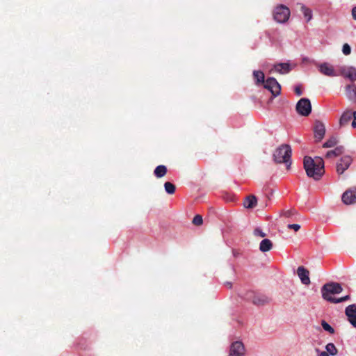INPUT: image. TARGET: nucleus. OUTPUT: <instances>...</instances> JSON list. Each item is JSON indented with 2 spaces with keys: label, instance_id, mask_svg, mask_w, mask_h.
<instances>
[{
  "label": "nucleus",
  "instance_id": "obj_1",
  "mask_svg": "<svg viewBox=\"0 0 356 356\" xmlns=\"http://www.w3.org/2000/svg\"><path fill=\"white\" fill-rule=\"evenodd\" d=\"M303 164L307 175L310 177L314 175L321 177L325 172L324 161L321 157L316 156L312 159L305 156Z\"/></svg>",
  "mask_w": 356,
  "mask_h": 356
},
{
  "label": "nucleus",
  "instance_id": "obj_2",
  "mask_svg": "<svg viewBox=\"0 0 356 356\" xmlns=\"http://www.w3.org/2000/svg\"><path fill=\"white\" fill-rule=\"evenodd\" d=\"M291 148L289 145H282L277 148L273 154V160L277 163H284L286 170L290 169L291 164Z\"/></svg>",
  "mask_w": 356,
  "mask_h": 356
},
{
  "label": "nucleus",
  "instance_id": "obj_3",
  "mask_svg": "<svg viewBox=\"0 0 356 356\" xmlns=\"http://www.w3.org/2000/svg\"><path fill=\"white\" fill-rule=\"evenodd\" d=\"M343 291V288L339 283L330 282L324 284L321 288L322 297L324 300L334 303L336 298H333L331 295L340 293Z\"/></svg>",
  "mask_w": 356,
  "mask_h": 356
},
{
  "label": "nucleus",
  "instance_id": "obj_4",
  "mask_svg": "<svg viewBox=\"0 0 356 356\" xmlns=\"http://www.w3.org/2000/svg\"><path fill=\"white\" fill-rule=\"evenodd\" d=\"M289 16L290 10L284 5H280L274 10L273 17L275 20L279 23H284L286 22L289 19Z\"/></svg>",
  "mask_w": 356,
  "mask_h": 356
},
{
  "label": "nucleus",
  "instance_id": "obj_5",
  "mask_svg": "<svg viewBox=\"0 0 356 356\" xmlns=\"http://www.w3.org/2000/svg\"><path fill=\"white\" fill-rule=\"evenodd\" d=\"M296 111L302 116H308L312 111V105L309 99L302 98L296 104Z\"/></svg>",
  "mask_w": 356,
  "mask_h": 356
},
{
  "label": "nucleus",
  "instance_id": "obj_6",
  "mask_svg": "<svg viewBox=\"0 0 356 356\" xmlns=\"http://www.w3.org/2000/svg\"><path fill=\"white\" fill-rule=\"evenodd\" d=\"M252 302L257 306H264L268 304L271 299L267 296L261 293H250L248 298Z\"/></svg>",
  "mask_w": 356,
  "mask_h": 356
},
{
  "label": "nucleus",
  "instance_id": "obj_7",
  "mask_svg": "<svg viewBox=\"0 0 356 356\" xmlns=\"http://www.w3.org/2000/svg\"><path fill=\"white\" fill-rule=\"evenodd\" d=\"M264 86L266 89L270 90L273 96H277L280 93L281 86L273 77L268 78Z\"/></svg>",
  "mask_w": 356,
  "mask_h": 356
},
{
  "label": "nucleus",
  "instance_id": "obj_8",
  "mask_svg": "<svg viewBox=\"0 0 356 356\" xmlns=\"http://www.w3.org/2000/svg\"><path fill=\"white\" fill-rule=\"evenodd\" d=\"M342 201L345 204L356 203V187H353L346 191L342 195Z\"/></svg>",
  "mask_w": 356,
  "mask_h": 356
},
{
  "label": "nucleus",
  "instance_id": "obj_9",
  "mask_svg": "<svg viewBox=\"0 0 356 356\" xmlns=\"http://www.w3.org/2000/svg\"><path fill=\"white\" fill-rule=\"evenodd\" d=\"M314 138L317 142L321 141L323 138L325 134V127L322 122L319 120L314 122Z\"/></svg>",
  "mask_w": 356,
  "mask_h": 356
},
{
  "label": "nucleus",
  "instance_id": "obj_10",
  "mask_svg": "<svg viewBox=\"0 0 356 356\" xmlns=\"http://www.w3.org/2000/svg\"><path fill=\"white\" fill-rule=\"evenodd\" d=\"M245 353V347L241 341L233 342L230 346L229 356H243Z\"/></svg>",
  "mask_w": 356,
  "mask_h": 356
},
{
  "label": "nucleus",
  "instance_id": "obj_11",
  "mask_svg": "<svg viewBox=\"0 0 356 356\" xmlns=\"http://www.w3.org/2000/svg\"><path fill=\"white\" fill-rule=\"evenodd\" d=\"M318 67L319 72L323 75L327 76H337L339 75L334 70V67L327 63H321L318 65Z\"/></svg>",
  "mask_w": 356,
  "mask_h": 356
},
{
  "label": "nucleus",
  "instance_id": "obj_12",
  "mask_svg": "<svg viewBox=\"0 0 356 356\" xmlns=\"http://www.w3.org/2000/svg\"><path fill=\"white\" fill-rule=\"evenodd\" d=\"M345 314L349 323L356 327V305H348L345 309Z\"/></svg>",
  "mask_w": 356,
  "mask_h": 356
},
{
  "label": "nucleus",
  "instance_id": "obj_13",
  "mask_svg": "<svg viewBox=\"0 0 356 356\" xmlns=\"http://www.w3.org/2000/svg\"><path fill=\"white\" fill-rule=\"evenodd\" d=\"M352 163V159L349 156H343L337 165V171L339 175H341Z\"/></svg>",
  "mask_w": 356,
  "mask_h": 356
},
{
  "label": "nucleus",
  "instance_id": "obj_14",
  "mask_svg": "<svg viewBox=\"0 0 356 356\" xmlns=\"http://www.w3.org/2000/svg\"><path fill=\"white\" fill-rule=\"evenodd\" d=\"M297 274L303 284L309 285L310 284L309 272L304 266H299L297 269Z\"/></svg>",
  "mask_w": 356,
  "mask_h": 356
},
{
  "label": "nucleus",
  "instance_id": "obj_15",
  "mask_svg": "<svg viewBox=\"0 0 356 356\" xmlns=\"http://www.w3.org/2000/svg\"><path fill=\"white\" fill-rule=\"evenodd\" d=\"M346 95L352 102H356V85L350 84L346 86Z\"/></svg>",
  "mask_w": 356,
  "mask_h": 356
},
{
  "label": "nucleus",
  "instance_id": "obj_16",
  "mask_svg": "<svg viewBox=\"0 0 356 356\" xmlns=\"http://www.w3.org/2000/svg\"><path fill=\"white\" fill-rule=\"evenodd\" d=\"M353 118V117L350 110L345 111L339 119V126L341 127L348 125Z\"/></svg>",
  "mask_w": 356,
  "mask_h": 356
},
{
  "label": "nucleus",
  "instance_id": "obj_17",
  "mask_svg": "<svg viewBox=\"0 0 356 356\" xmlns=\"http://www.w3.org/2000/svg\"><path fill=\"white\" fill-rule=\"evenodd\" d=\"M341 74L348 78L352 81H356V69L355 67L343 68Z\"/></svg>",
  "mask_w": 356,
  "mask_h": 356
},
{
  "label": "nucleus",
  "instance_id": "obj_18",
  "mask_svg": "<svg viewBox=\"0 0 356 356\" xmlns=\"http://www.w3.org/2000/svg\"><path fill=\"white\" fill-rule=\"evenodd\" d=\"M274 68L276 72L280 74H287L291 70L290 65L287 63H280L275 65Z\"/></svg>",
  "mask_w": 356,
  "mask_h": 356
},
{
  "label": "nucleus",
  "instance_id": "obj_19",
  "mask_svg": "<svg viewBox=\"0 0 356 356\" xmlns=\"http://www.w3.org/2000/svg\"><path fill=\"white\" fill-rule=\"evenodd\" d=\"M257 200L254 195L248 196L243 202V206L247 209H252L256 207Z\"/></svg>",
  "mask_w": 356,
  "mask_h": 356
},
{
  "label": "nucleus",
  "instance_id": "obj_20",
  "mask_svg": "<svg viewBox=\"0 0 356 356\" xmlns=\"http://www.w3.org/2000/svg\"><path fill=\"white\" fill-rule=\"evenodd\" d=\"M273 248V243L270 239H263L259 244L260 251L265 252L270 251Z\"/></svg>",
  "mask_w": 356,
  "mask_h": 356
},
{
  "label": "nucleus",
  "instance_id": "obj_21",
  "mask_svg": "<svg viewBox=\"0 0 356 356\" xmlns=\"http://www.w3.org/2000/svg\"><path fill=\"white\" fill-rule=\"evenodd\" d=\"M254 79L255 80V83L257 85L264 84L265 83V76L264 74L261 71H254L253 72Z\"/></svg>",
  "mask_w": 356,
  "mask_h": 356
},
{
  "label": "nucleus",
  "instance_id": "obj_22",
  "mask_svg": "<svg viewBox=\"0 0 356 356\" xmlns=\"http://www.w3.org/2000/svg\"><path fill=\"white\" fill-rule=\"evenodd\" d=\"M343 152V147H336L333 150L328 151L325 155L326 158H332L341 155Z\"/></svg>",
  "mask_w": 356,
  "mask_h": 356
},
{
  "label": "nucleus",
  "instance_id": "obj_23",
  "mask_svg": "<svg viewBox=\"0 0 356 356\" xmlns=\"http://www.w3.org/2000/svg\"><path fill=\"white\" fill-rule=\"evenodd\" d=\"M166 172L167 168L163 165H160L157 166L154 170V175L158 178L164 177L166 175Z\"/></svg>",
  "mask_w": 356,
  "mask_h": 356
},
{
  "label": "nucleus",
  "instance_id": "obj_24",
  "mask_svg": "<svg viewBox=\"0 0 356 356\" xmlns=\"http://www.w3.org/2000/svg\"><path fill=\"white\" fill-rule=\"evenodd\" d=\"M326 351L327 354L334 356L338 353V350L332 343H329L325 346Z\"/></svg>",
  "mask_w": 356,
  "mask_h": 356
},
{
  "label": "nucleus",
  "instance_id": "obj_25",
  "mask_svg": "<svg viewBox=\"0 0 356 356\" xmlns=\"http://www.w3.org/2000/svg\"><path fill=\"white\" fill-rule=\"evenodd\" d=\"M164 188L166 193L170 195L175 193L176 190V186L170 181H166L164 184Z\"/></svg>",
  "mask_w": 356,
  "mask_h": 356
},
{
  "label": "nucleus",
  "instance_id": "obj_26",
  "mask_svg": "<svg viewBox=\"0 0 356 356\" xmlns=\"http://www.w3.org/2000/svg\"><path fill=\"white\" fill-rule=\"evenodd\" d=\"M337 143V139L336 137L332 136L328 139L323 145L325 148L332 147Z\"/></svg>",
  "mask_w": 356,
  "mask_h": 356
},
{
  "label": "nucleus",
  "instance_id": "obj_27",
  "mask_svg": "<svg viewBox=\"0 0 356 356\" xmlns=\"http://www.w3.org/2000/svg\"><path fill=\"white\" fill-rule=\"evenodd\" d=\"M301 10L303 12L305 17L307 18V22H309L312 17L311 10L306 8L305 6H301Z\"/></svg>",
  "mask_w": 356,
  "mask_h": 356
},
{
  "label": "nucleus",
  "instance_id": "obj_28",
  "mask_svg": "<svg viewBox=\"0 0 356 356\" xmlns=\"http://www.w3.org/2000/svg\"><path fill=\"white\" fill-rule=\"evenodd\" d=\"M321 325L325 331L329 332L330 334H333L334 332V328L326 321H322Z\"/></svg>",
  "mask_w": 356,
  "mask_h": 356
},
{
  "label": "nucleus",
  "instance_id": "obj_29",
  "mask_svg": "<svg viewBox=\"0 0 356 356\" xmlns=\"http://www.w3.org/2000/svg\"><path fill=\"white\" fill-rule=\"evenodd\" d=\"M193 223L195 225H197V226L202 225V223H203L202 217L200 215L195 216V217L193 219Z\"/></svg>",
  "mask_w": 356,
  "mask_h": 356
},
{
  "label": "nucleus",
  "instance_id": "obj_30",
  "mask_svg": "<svg viewBox=\"0 0 356 356\" xmlns=\"http://www.w3.org/2000/svg\"><path fill=\"white\" fill-rule=\"evenodd\" d=\"M253 234L254 236H259L261 238H264L266 236V234L264 233L260 228L257 227L254 229Z\"/></svg>",
  "mask_w": 356,
  "mask_h": 356
},
{
  "label": "nucleus",
  "instance_id": "obj_31",
  "mask_svg": "<svg viewBox=\"0 0 356 356\" xmlns=\"http://www.w3.org/2000/svg\"><path fill=\"white\" fill-rule=\"evenodd\" d=\"M342 51H343V54H345L346 56L349 55L351 52V48H350V45L347 43L344 44L343 45Z\"/></svg>",
  "mask_w": 356,
  "mask_h": 356
},
{
  "label": "nucleus",
  "instance_id": "obj_32",
  "mask_svg": "<svg viewBox=\"0 0 356 356\" xmlns=\"http://www.w3.org/2000/svg\"><path fill=\"white\" fill-rule=\"evenodd\" d=\"M296 213L295 210L291 209L282 211V215L286 218H289Z\"/></svg>",
  "mask_w": 356,
  "mask_h": 356
},
{
  "label": "nucleus",
  "instance_id": "obj_33",
  "mask_svg": "<svg viewBox=\"0 0 356 356\" xmlns=\"http://www.w3.org/2000/svg\"><path fill=\"white\" fill-rule=\"evenodd\" d=\"M350 299V296L347 295L346 296L341 297L340 298H337L334 303H339L344 301H346Z\"/></svg>",
  "mask_w": 356,
  "mask_h": 356
},
{
  "label": "nucleus",
  "instance_id": "obj_34",
  "mask_svg": "<svg viewBox=\"0 0 356 356\" xmlns=\"http://www.w3.org/2000/svg\"><path fill=\"white\" fill-rule=\"evenodd\" d=\"M288 228L294 229L296 232H297L300 229V226L298 224H289Z\"/></svg>",
  "mask_w": 356,
  "mask_h": 356
},
{
  "label": "nucleus",
  "instance_id": "obj_35",
  "mask_svg": "<svg viewBox=\"0 0 356 356\" xmlns=\"http://www.w3.org/2000/svg\"><path fill=\"white\" fill-rule=\"evenodd\" d=\"M295 92L298 96H300L302 95V90L300 86H296L295 88Z\"/></svg>",
  "mask_w": 356,
  "mask_h": 356
},
{
  "label": "nucleus",
  "instance_id": "obj_36",
  "mask_svg": "<svg viewBox=\"0 0 356 356\" xmlns=\"http://www.w3.org/2000/svg\"><path fill=\"white\" fill-rule=\"evenodd\" d=\"M316 351L317 353H319L318 356H329V355L327 354V352H325V351L320 352L318 348L316 349Z\"/></svg>",
  "mask_w": 356,
  "mask_h": 356
},
{
  "label": "nucleus",
  "instance_id": "obj_37",
  "mask_svg": "<svg viewBox=\"0 0 356 356\" xmlns=\"http://www.w3.org/2000/svg\"><path fill=\"white\" fill-rule=\"evenodd\" d=\"M351 13H352L353 18L355 20H356V6H355L354 8H353L352 11H351Z\"/></svg>",
  "mask_w": 356,
  "mask_h": 356
},
{
  "label": "nucleus",
  "instance_id": "obj_38",
  "mask_svg": "<svg viewBox=\"0 0 356 356\" xmlns=\"http://www.w3.org/2000/svg\"><path fill=\"white\" fill-rule=\"evenodd\" d=\"M351 126L353 128H356V120H355V119H353V120L351 123Z\"/></svg>",
  "mask_w": 356,
  "mask_h": 356
},
{
  "label": "nucleus",
  "instance_id": "obj_39",
  "mask_svg": "<svg viewBox=\"0 0 356 356\" xmlns=\"http://www.w3.org/2000/svg\"><path fill=\"white\" fill-rule=\"evenodd\" d=\"M352 114H353V119H355V120H356V111L352 112Z\"/></svg>",
  "mask_w": 356,
  "mask_h": 356
},
{
  "label": "nucleus",
  "instance_id": "obj_40",
  "mask_svg": "<svg viewBox=\"0 0 356 356\" xmlns=\"http://www.w3.org/2000/svg\"><path fill=\"white\" fill-rule=\"evenodd\" d=\"M227 285L230 288L232 286V284L230 282H227Z\"/></svg>",
  "mask_w": 356,
  "mask_h": 356
}]
</instances>
